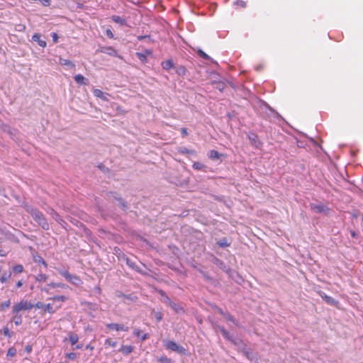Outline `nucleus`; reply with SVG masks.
<instances>
[{
    "instance_id": "nucleus-61",
    "label": "nucleus",
    "mask_w": 363,
    "mask_h": 363,
    "mask_svg": "<svg viewBox=\"0 0 363 363\" xmlns=\"http://www.w3.org/2000/svg\"><path fill=\"white\" fill-rule=\"evenodd\" d=\"M80 348H82V346H81V345H77V346L74 348V350L80 349Z\"/></svg>"
},
{
    "instance_id": "nucleus-8",
    "label": "nucleus",
    "mask_w": 363,
    "mask_h": 363,
    "mask_svg": "<svg viewBox=\"0 0 363 363\" xmlns=\"http://www.w3.org/2000/svg\"><path fill=\"white\" fill-rule=\"evenodd\" d=\"M93 94H94V96H96L97 98H99V99H102L104 101H108V97L109 96V94H107V93L103 92L100 89H95L93 91Z\"/></svg>"
},
{
    "instance_id": "nucleus-28",
    "label": "nucleus",
    "mask_w": 363,
    "mask_h": 363,
    "mask_svg": "<svg viewBox=\"0 0 363 363\" xmlns=\"http://www.w3.org/2000/svg\"><path fill=\"white\" fill-rule=\"evenodd\" d=\"M48 279V275L45 274H39L35 277V280L39 282H45Z\"/></svg>"
},
{
    "instance_id": "nucleus-38",
    "label": "nucleus",
    "mask_w": 363,
    "mask_h": 363,
    "mask_svg": "<svg viewBox=\"0 0 363 363\" xmlns=\"http://www.w3.org/2000/svg\"><path fill=\"white\" fill-rule=\"evenodd\" d=\"M1 311H4L6 308H9L11 306L10 299H8L7 301H4L3 303L1 304Z\"/></svg>"
},
{
    "instance_id": "nucleus-54",
    "label": "nucleus",
    "mask_w": 363,
    "mask_h": 363,
    "mask_svg": "<svg viewBox=\"0 0 363 363\" xmlns=\"http://www.w3.org/2000/svg\"><path fill=\"white\" fill-rule=\"evenodd\" d=\"M180 152L181 153H189V150L187 148L183 147V148L181 149Z\"/></svg>"
},
{
    "instance_id": "nucleus-50",
    "label": "nucleus",
    "mask_w": 363,
    "mask_h": 363,
    "mask_svg": "<svg viewBox=\"0 0 363 363\" xmlns=\"http://www.w3.org/2000/svg\"><path fill=\"white\" fill-rule=\"evenodd\" d=\"M35 307L37 308H44L45 305L42 302H38L35 305H33V307Z\"/></svg>"
},
{
    "instance_id": "nucleus-29",
    "label": "nucleus",
    "mask_w": 363,
    "mask_h": 363,
    "mask_svg": "<svg viewBox=\"0 0 363 363\" xmlns=\"http://www.w3.org/2000/svg\"><path fill=\"white\" fill-rule=\"evenodd\" d=\"M209 157L212 160H218L220 157V154L216 150H211L209 152Z\"/></svg>"
},
{
    "instance_id": "nucleus-3",
    "label": "nucleus",
    "mask_w": 363,
    "mask_h": 363,
    "mask_svg": "<svg viewBox=\"0 0 363 363\" xmlns=\"http://www.w3.org/2000/svg\"><path fill=\"white\" fill-rule=\"evenodd\" d=\"M164 346L167 350L176 352L180 354H186V350L172 340H164Z\"/></svg>"
},
{
    "instance_id": "nucleus-12",
    "label": "nucleus",
    "mask_w": 363,
    "mask_h": 363,
    "mask_svg": "<svg viewBox=\"0 0 363 363\" xmlns=\"http://www.w3.org/2000/svg\"><path fill=\"white\" fill-rule=\"evenodd\" d=\"M169 306H170L172 310H174L177 313H184L183 308L181 306H179V304H177L173 301H171Z\"/></svg>"
},
{
    "instance_id": "nucleus-56",
    "label": "nucleus",
    "mask_w": 363,
    "mask_h": 363,
    "mask_svg": "<svg viewBox=\"0 0 363 363\" xmlns=\"http://www.w3.org/2000/svg\"><path fill=\"white\" fill-rule=\"evenodd\" d=\"M118 201H119L120 205H121L123 208H125V204L124 201H123V199H118Z\"/></svg>"
},
{
    "instance_id": "nucleus-6",
    "label": "nucleus",
    "mask_w": 363,
    "mask_h": 363,
    "mask_svg": "<svg viewBox=\"0 0 363 363\" xmlns=\"http://www.w3.org/2000/svg\"><path fill=\"white\" fill-rule=\"evenodd\" d=\"M106 328L110 330H114L116 331L128 332L129 330V328L128 326L118 323H108L106 324Z\"/></svg>"
},
{
    "instance_id": "nucleus-33",
    "label": "nucleus",
    "mask_w": 363,
    "mask_h": 363,
    "mask_svg": "<svg viewBox=\"0 0 363 363\" xmlns=\"http://www.w3.org/2000/svg\"><path fill=\"white\" fill-rule=\"evenodd\" d=\"M218 245L221 247H225L230 245L226 238H223L218 242Z\"/></svg>"
},
{
    "instance_id": "nucleus-47",
    "label": "nucleus",
    "mask_w": 363,
    "mask_h": 363,
    "mask_svg": "<svg viewBox=\"0 0 363 363\" xmlns=\"http://www.w3.org/2000/svg\"><path fill=\"white\" fill-rule=\"evenodd\" d=\"M93 292H94V294H99H99H101V288H100L99 286H95V287L93 289Z\"/></svg>"
},
{
    "instance_id": "nucleus-17",
    "label": "nucleus",
    "mask_w": 363,
    "mask_h": 363,
    "mask_svg": "<svg viewBox=\"0 0 363 363\" xmlns=\"http://www.w3.org/2000/svg\"><path fill=\"white\" fill-rule=\"evenodd\" d=\"M219 311L228 321H230L235 325H238V321L234 318L233 315L229 313H225L221 309H220Z\"/></svg>"
},
{
    "instance_id": "nucleus-31",
    "label": "nucleus",
    "mask_w": 363,
    "mask_h": 363,
    "mask_svg": "<svg viewBox=\"0 0 363 363\" xmlns=\"http://www.w3.org/2000/svg\"><path fill=\"white\" fill-rule=\"evenodd\" d=\"M249 139L252 141L256 147H259L260 143L257 140V136L256 135L253 134L249 136Z\"/></svg>"
},
{
    "instance_id": "nucleus-40",
    "label": "nucleus",
    "mask_w": 363,
    "mask_h": 363,
    "mask_svg": "<svg viewBox=\"0 0 363 363\" xmlns=\"http://www.w3.org/2000/svg\"><path fill=\"white\" fill-rule=\"evenodd\" d=\"M138 57L143 62H145L147 60L146 55L144 53L137 52L136 53Z\"/></svg>"
},
{
    "instance_id": "nucleus-2",
    "label": "nucleus",
    "mask_w": 363,
    "mask_h": 363,
    "mask_svg": "<svg viewBox=\"0 0 363 363\" xmlns=\"http://www.w3.org/2000/svg\"><path fill=\"white\" fill-rule=\"evenodd\" d=\"M33 304L27 300L22 299L19 303L14 304L12 307V313L18 314L21 311H29L32 309Z\"/></svg>"
},
{
    "instance_id": "nucleus-51",
    "label": "nucleus",
    "mask_w": 363,
    "mask_h": 363,
    "mask_svg": "<svg viewBox=\"0 0 363 363\" xmlns=\"http://www.w3.org/2000/svg\"><path fill=\"white\" fill-rule=\"evenodd\" d=\"M106 35L110 38H113V34L112 33V32L110 30H106Z\"/></svg>"
},
{
    "instance_id": "nucleus-53",
    "label": "nucleus",
    "mask_w": 363,
    "mask_h": 363,
    "mask_svg": "<svg viewBox=\"0 0 363 363\" xmlns=\"http://www.w3.org/2000/svg\"><path fill=\"white\" fill-rule=\"evenodd\" d=\"M182 133L183 136L187 135V134H188L187 130L185 128H182Z\"/></svg>"
},
{
    "instance_id": "nucleus-23",
    "label": "nucleus",
    "mask_w": 363,
    "mask_h": 363,
    "mask_svg": "<svg viewBox=\"0 0 363 363\" xmlns=\"http://www.w3.org/2000/svg\"><path fill=\"white\" fill-rule=\"evenodd\" d=\"M111 19L113 21H114L115 23H119L120 25L123 26L125 24V20L118 16H113L111 17Z\"/></svg>"
},
{
    "instance_id": "nucleus-18",
    "label": "nucleus",
    "mask_w": 363,
    "mask_h": 363,
    "mask_svg": "<svg viewBox=\"0 0 363 363\" xmlns=\"http://www.w3.org/2000/svg\"><path fill=\"white\" fill-rule=\"evenodd\" d=\"M48 213L52 216V217L58 223H61V222H64L60 216L55 212L52 208H51Z\"/></svg>"
},
{
    "instance_id": "nucleus-36",
    "label": "nucleus",
    "mask_w": 363,
    "mask_h": 363,
    "mask_svg": "<svg viewBox=\"0 0 363 363\" xmlns=\"http://www.w3.org/2000/svg\"><path fill=\"white\" fill-rule=\"evenodd\" d=\"M13 271L14 273H21L23 271V266L21 264H16L13 267Z\"/></svg>"
},
{
    "instance_id": "nucleus-27",
    "label": "nucleus",
    "mask_w": 363,
    "mask_h": 363,
    "mask_svg": "<svg viewBox=\"0 0 363 363\" xmlns=\"http://www.w3.org/2000/svg\"><path fill=\"white\" fill-rule=\"evenodd\" d=\"M49 299L52 300L54 301L65 302L67 300V297L65 296H55L53 297L49 298Z\"/></svg>"
},
{
    "instance_id": "nucleus-24",
    "label": "nucleus",
    "mask_w": 363,
    "mask_h": 363,
    "mask_svg": "<svg viewBox=\"0 0 363 363\" xmlns=\"http://www.w3.org/2000/svg\"><path fill=\"white\" fill-rule=\"evenodd\" d=\"M162 66L164 69H169L173 67L174 64L171 60H167L162 63Z\"/></svg>"
},
{
    "instance_id": "nucleus-49",
    "label": "nucleus",
    "mask_w": 363,
    "mask_h": 363,
    "mask_svg": "<svg viewBox=\"0 0 363 363\" xmlns=\"http://www.w3.org/2000/svg\"><path fill=\"white\" fill-rule=\"evenodd\" d=\"M235 4L237 5H239L242 7H245L246 6V4L245 1H242V0H238L236 2H235Z\"/></svg>"
},
{
    "instance_id": "nucleus-10",
    "label": "nucleus",
    "mask_w": 363,
    "mask_h": 363,
    "mask_svg": "<svg viewBox=\"0 0 363 363\" xmlns=\"http://www.w3.org/2000/svg\"><path fill=\"white\" fill-rule=\"evenodd\" d=\"M74 81L78 84H84V85H86L88 84V79L86 78H85L84 76H82V74H77L74 76Z\"/></svg>"
},
{
    "instance_id": "nucleus-22",
    "label": "nucleus",
    "mask_w": 363,
    "mask_h": 363,
    "mask_svg": "<svg viewBox=\"0 0 363 363\" xmlns=\"http://www.w3.org/2000/svg\"><path fill=\"white\" fill-rule=\"evenodd\" d=\"M48 286H50V288H57V287H59V288H62V289H66L68 287V286H67L66 284H63V283H55V282H50L49 284H48Z\"/></svg>"
},
{
    "instance_id": "nucleus-5",
    "label": "nucleus",
    "mask_w": 363,
    "mask_h": 363,
    "mask_svg": "<svg viewBox=\"0 0 363 363\" xmlns=\"http://www.w3.org/2000/svg\"><path fill=\"white\" fill-rule=\"evenodd\" d=\"M310 207L312 211L315 213H323L325 215H328L329 213L330 209L322 203H310Z\"/></svg>"
},
{
    "instance_id": "nucleus-58",
    "label": "nucleus",
    "mask_w": 363,
    "mask_h": 363,
    "mask_svg": "<svg viewBox=\"0 0 363 363\" xmlns=\"http://www.w3.org/2000/svg\"><path fill=\"white\" fill-rule=\"evenodd\" d=\"M49 287L50 286H48V287H45L44 289H43L42 291L46 292L47 294H50Z\"/></svg>"
},
{
    "instance_id": "nucleus-37",
    "label": "nucleus",
    "mask_w": 363,
    "mask_h": 363,
    "mask_svg": "<svg viewBox=\"0 0 363 363\" xmlns=\"http://www.w3.org/2000/svg\"><path fill=\"white\" fill-rule=\"evenodd\" d=\"M198 54H199V55L201 57H202V58H203V59H205V60H210V59H211L210 56H208L206 53H205V52H204L203 50H198Z\"/></svg>"
},
{
    "instance_id": "nucleus-19",
    "label": "nucleus",
    "mask_w": 363,
    "mask_h": 363,
    "mask_svg": "<svg viewBox=\"0 0 363 363\" xmlns=\"http://www.w3.org/2000/svg\"><path fill=\"white\" fill-rule=\"evenodd\" d=\"M101 52L106 53L111 56H116L117 55V51L115 49L112 48L111 47L104 48H103Z\"/></svg>"
},
{
    "instance_id": "nucleus-11",
    "label": "nucleus",
    "mask_w": 363,
    "mask_h": 363,
    "mask_svg": "<svg viewBox=\"0 0 363 363\" xmlns=\"http://www.w3.org/2000/svg\"><path fill=\"white\" fill-rule=\"evenodd\" d=\"M159 294L161 296V301L163 302L164 303L167 304V305H169V303H171V299L169 298V297L165 294V292L162 290H160L158 291Z\"/></svg>"
},
{
    "instance_id": "nucleus-52",
    "label": "nucleus",
    "mask_w": 363,
    "mask_h": 363,
    "mask_svg": "<svg viewBox=\"0 0 363 363\" xmlns=\"http://www.w3.org/2000/svg\"><path fill=\"white\" fill-rule=\"evenodd\" d=\"M147 38H149V36L148 35H139V36H138V40L139 41H141Z\"/></svg>"
},
{
    "instance_id": "nucleus-44",
    "label": "nucleus",
    "mask_w": 363,
    "mask_h": 363,
    "mask_svg": "<svg viewBox=\"0 0 363 363\" xmlns=\"http://www.w3.org/2000/svg\"><path fill=\"white\" fill-rule=\"evenodd\" d=\"M126 264L132 269H136L135 264L128 258L126 259Z\"/></svg>"
},
{
    "instance_id": "nucleus-55",
    "label": "nucleus",
    "mask_w": 363,
    "mask_h": 363,
    "mask_svg": "<svg viewBox=\"0 0 363 363\" xmlns=\"http://www.w3.org/2000/svg\"><path fill=\"white\" fill-rule=\"evenodd\" d=\"M25 350L27 352H30L32 350V347L30 345H27Z\"/></svg>"
},
{
    "instance_id": "nucleus-60",
    "label": "nucleus",
    "mask_w": 363,
    "mask_h": 363,
    "mask_svg": "<svg viewBox=\"0 0 363 363\" xmlns=\"http://www.w3.org/2000/svg\"><path fill=\"white\" fill-rule=\"evenodd\" d=\"M263 104L264 105V106H266L267 108H268L269 109L272 110V108L269 107V106L266 104V103H263Z\"/></svg>"
},
{
    "instance_id": "nucleus-41",
    "label": "nucleus",
    "mask_w": 363,
    "mask_h": 363,
    "mask_svg": "<svg viewBox=\"0 0 363 363\" xmlns=\"http://www.w3.org/2000/svg\"><path fill=\"white\" fill-rule=\"evenodd\" d=\"M16 350L13 347H11L8 350L7 356L13 357L16 354Z\"/></svg>"
},
{
    "instance_id": "nucleus-45",
    "label": "nucleus",
    "mask_w": 363,
    "mask_h": 363,
    "mask_svg": "<svg viewBox=\"0 0 363 363\" xmlns=\"http://www.w3.org/2000/svg\"><path fill=\"white\" fill-rule=\"evenodd\" d=\"M4 335L8 337H11V333L9 331V329L7 327H5L3 330Z\"/></svg>"
},
{
    "instance_id": "nucleus-21",
    "label": "nucleus",
    "mask_w": 363,
    "mask_h": 363,
    "mask_svg": "<svg viewBox=\"0 0 363 363\" xmlns=\"http://www.w3.org/2000/svg\"><path fill=\"white\" fill-rule=\"evenodd\" d=\"M59 308H60V306L57 307V308H54L51 303H48L45 305L44 311L49 313H54L56 311V310Z\"/></svg>"
},
{
    "instance_id": "nucleus-48",
    "label": "nucleus",
    "mask_w": 363,
    "mask_h": 363,
    "mask_svg": "<svg viewBox=\"0 0 363 363\" xmlns=\"http://www.w3.org/2000/svg\"><path fill=\"white\" fill-rule=\"evenodd\" d=\"M52 38V40L55 43H57V40H58V35L56 33H52V35H51Z\"/></svg>"
},
{
    "instance_id": "nucleus-59",
    "label": "nucleus",
    "mask_w": 363,
    "mask_h": 363,
    "mask_svg": "<svg viewBox=\"0 0 363 363\" xmlns=\"http://www.w3.org/2000/svg\"><path fill=\"white\" fill-rule=\"evenodd\" d=\"M152 53L151 50H145V55H150Z\"/></svg>"
},
{
    "instance_id": "nucleus-15",
    "label": "nucleus",
    "mask_w": 363,
    "mask_h": 363,
    "mask_svg": "<svg viewBox=\"0 0 363 363\" xmlns=\"http://www.w3.org/2000/svg\"><path fill=\"white\" fill-rule=\"evenodd\" d=\"M142 331L138 329V328H135L134 330H133V335L135 336V337H141V340L143 341L147 340L148 337H149V335L147 334V333H145L142 335Z\"/></svg>"
},
{
    "instance_id": "nucleus-57",
    "label": "nucleus",
    "mask_w": 363,
    "mask_h": 363,
    "mask_svg": "<svg viewBox=\"0 0 363 363\" xmlns=\"http://www.w3.org/2000/svg\"><path fill=\"white\" fill-rule=\"evenodd\" d=\"M23 286V281L21 280L18 281L17 283H16V287L17 288H20Z\"/></svg>"
},
{
    "instance_id": "nucleus-62",
    "label": "nucleus",
    "mask_w": 363,
    "mask_h": 363,
    "mask_svg": "<svg viewBox=\"0 0 363 363\" xmlns=\"http://www.w3.org/2000/svg\"><path fill=\"white\" fill-rule=\"evenodd\" d=\"M351 235H352V237H354V238L356 236V234H355V233H354V232H352V233H351Z\"/></svg>"
},
{
    "instance_id": "nucleus-46",
    "label": "nucleus",
    "mask_w": 363,
    "mask_h": 363,
    "mask_svg": "<svg viewBox=\"0 0 363 363\" xmlns=\"http://www.w3.org/2000/svg\"><path fill=\"white\" fill-rule=\"evenodd\" d=\"M66 357L69 359H74L77 357V354L74 352H69L66 354Z\"/></svg>"
},
{
    "instance_id": "nucleus-42",
    "label": "nucleus",
    "mask_w": 363,
    "mask_h": 363,
    "mask_svg": "<svg viewBox=\"0 0 363 363\" xmlns=\"http://www.w3.org/2000/svg\"><path fill=\"white\" fill-rule=\"evenodd\" d=\"M105 345H108L113 347H115L117 345V342L115 341H112L111 339L106 340Z\"/></svg>"
},
{
    "instance_id": "nucleus-30",
    "label": "nucleus",
    "mask_w": 363,
    "mask_h": 363,
    "mask_svg": "<svg viewBox=\"0 0 363 363\" xmlns=\"http://www.w3.org/2000/svg\"><path fill=\"white\" fill-rule=\"evenodd\" d=\"M152 314L154 315L155 318L157 322H160L162 320V314L160 311H155L154 310L152 312Z\"/></svg>"
},
{
    "instance_id": "nucleus-34",
    "label": "nucleus",
    "mask_w": 363,
    "mask_h": 363,
    "mask_svg": "<svg viewBox=\"0 0 363 363\" xmlns=\"http://www.w3.org/2000/svg\"><path fill=\"white\" fill-rule=\"evenodd\" d=\"M13 321L16 325H20L22 324L23 320L21 315L16 314L13 317Z\"/></svg>"
},
{
    "instance_id": "nucleus-4",
    "label": "nucleus",
    "mask_w": 363,
    "mask_h": 363,
    "mask_svg": "<svg viewBox=\"0 0 363 363\" xmlns=\"http://www.w3.org/2000/svg\"><path fill=\"white\" fill-rule=\"evenodd\" d=\"M58 272L68 281H69L70 283H72V284H74L75 286H79L81 284H82V283H83L82 279L78 276L72 274L67 270L60 269V270H58Z\"/></svg>"
},
{
    "instance_id": "nucleus-32",
    "label": "nucleus",
    "mask_w": 363,
    "mask_h": 363,
    "mask_svg": "<svg viewBox=\"0 0 363 363\" xmlns=\"http://www.w3.org/2000/svg\"><path fill=\"white\" fill-rule=\"evenodd\" d=\"M11 272L4 273L3 275L0 278V281L1 283L6 282L8 281V279L11 277Z\"/></svg>"
},
{
    "instance_id": "nucleus-26",
    "label": "nucleus",
    "mask_w": 363,
    "mask_h": 363,
    "mask_svg": "<svg viewBox=\"0 0 363 363\" xmlns=\"http://www.w3.org/2000/svg\"><path fill=\"white\" fill-rule=\"evenodd\" d=\"M34 262L38 264H42L45 267H48L47 263L44 260V259L40 256H35L33 257Z\"/></svg>"
},
{
    "instance_id": "nucleus-63",
    "label": "nucleus",
    "mask_w": 363,
    "mask_h": 363,
    "mask_svg": "<svg viewBox=\"0 0 363 363\" xmlns=\"http://www.w3.org/2000/svg\"><path fill=\"white\" fill-rule=\"evenodd\" d=\"M0 255H1V256H4L5 255H4V254H3V253H1V251H0Z\"/></svg>"
},
{
    "instance_id": "nucleus-16",
    "label": "nucleus",
    "mask_w": 363,
    "mask_h": 363,
    "mask_svg": "<svg viewBox=\"0 0 363 363\" xmlns=\"http://www.w3.org/2000/svg\"><path fill=\"white\" fill-rule=\"evenodd\" d=\"M134 347L131 345H123L119 350L124 354H128L133 351Z\"/></svg>"
},
{
    "instance_id": "nucleus-25",
    "label": "nucleus",
    "mask_w": 363,
    "mask_h": 363,
    "mask_svg": "<svg viewBox=\"0 0 363 363\" xmlns=\"http://www.w3.org/2000/svg\"><path fill=\"white\" fill-rule=\"evenodd\" d=\"M60 63L62 65H66V66H69L70 67H74V66H75V65L72 61H70L69 60H67V59L60 58Z\"/></svg>"
},
{
    "instance_id": "nucleus-35",
    "label": "nucleus",
    "mask_w": 363,
    "mask_h": 363,
    "mask_svg": "<svg viewBox=\"0 0 363 363\" xmlns=\"http://www.w3.org/2000/svg\"><path fill=\"white\" fill-rule=\"evenodd\" d=\"M192 167L194 169H196V170H202L205 167V166L199 162H194Z\"/></svg>"
},
{
    "instance_id": "nucleus-39",
    "label": "nucleus",
    "mask_w": 363,
    "mask_h": 363,
    "mask_svg": "<svg viewBox=\"0 0 363 363\" xmlns=\"http://www.w3.org/2000/svg\"><path fill=\"white\" fill-rule=\"evenodd\" d=\"M159 361L162 363H172L171 359H169L165 356L161 357L159 359Z\"/></svg>"
},
{
    "instance_id": "nucleus-43",
    "label": "nucleus",
    "mask_w": 363,
    "mask_h": 363,
    "mask_svg": "<svg viewBox=\"0 0 363 363\" xmlns=\"http://www.w3.org/2000/svg\"><path fill=\"white\" fill-rule=\"evenodd\" d=\"M230 342L237 346H240L241 344H242V340L238 338H233V340H231Z\"/></svg>"
},
{
    "instance_id": "nucleus-14",
    "label": "nucleus",
    "mask_w": 363,
    "mask_h": 363,
    "mask_svg": "<svg viewBox=\"0 0 363 363\" xmlns=\"http://www.w3.org/2000/svg\"><path fill=\"white\" fill-rule=\"evenodd\" d=\"M214 263L221 269L228 273V271H230V268L228 267L225 263L220 260L219 259L216 258Z\"/></svg>"
},
{
    "instance_id": "nucleus-1",
    "label": "nucleus",
    "mask_w": 363,
    "mask_h": 363,
    "mask_svg": "<svg viewBox=\"0 0 363 363\" xmlns=\"http://www.w3.org/2000/svg\"><path fill=\"white\" fill-rule=\"evenodd\" d=\"M24 208L26 209V212H28L33 220L40 225L42 227L44 230H48L50 228L49 223H48L45 217L41 211H40L38 209L32 207L31 206L26 204L24 206Z\"/></svg>"
},
{
    "instance_id": "nucleus-20",
    "label": "nucleus",
    "mask_w": 363,
    "mask_h": 363,
    "mask_svg": "<svg viewBox=\"0 0 363 363\" xmlns=\"http://www.w3.org/2000/svg\"><path fill=\"white\" fill-rule=\"evenodd\" d=\"M69 340L72 345H74L79 340V337L76 333H69Z\"/></svg>"
},
{
    "instance_id": "nucleus-7",
    "label": "nucleus",
    "mask_w": 363,
    "mask_h": 363,
    "mask_svg": "<svg viewBox=\"0 0 363 363\" xmlns=\"http://www.w3.org/2000/svg\"><path fill=\"white\" fill-rule=\"evenodd\" d=\"M318 294L328 304H330L332 306H335L337 303V301H335L331 296L326 295V294L324 293L323 291H318Z\"/></svg>"
},
{
    "instance_id": "nucleus-64",
    "label": "nucleus",
    "mask_w": 363,
    "mask_h": 363,
    "mask_svg": "<svg viewBox=\"0 0 363 363\" xmlns=\"http://www.w3.org/2000/svg\"><path fill=\"white\" fill-rule=\"evenodd\" d=\"M185 72V69L184 68H182V74H184Z\"/></svg>"
},
{
    "instance_id": "nucleus-13",
    "label": "nucleus",
    "mask_w": 363,
    "mask_h": 363,
    "mask_svg": "<svg viewBox=\"0 0 363 363\" xmlns=\"http://www.w3.org/2000/svg\"><path fill=\"white\" fill-rule=\"evenodd\" d=\"M218 329L225 339L229 341L233 340V336L223 327L219 326Z\"/></svg>"
},
{
    "instance_id": "nucleus-9",
    "label": "nucleus",
    "mask_w": 363,
    "mask_h": 363,
    "mask_svg": "<svg viewBox=\"0 0 363 363\" xmlns=\"http://www.w3.org/2000/svg\"><path fill=\"white\" fill-rule=\"evenodd\" d=\"M32 40L36 42L42 48H45L47 45L46 41L41 39V35L39 33H35L32 36Z\"/></svg>"
}]
</instances>
